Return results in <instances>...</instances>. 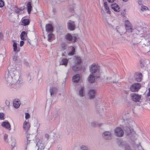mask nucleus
I'll return each mask as SVG.
<instances>
[{"mask_svg": "<svg viewBox=\"0 0 150 150\" xmlns=\"http://www.w3.org/2000/svg\"><path fill=\"white\" fill-rule=\"evenodd\" d=\"M111 78L110 77H108L107 78V80H110V79H111Z\"/></svg>", "mask_w": 150, "mask_h": 150, "instance_id": "59", "label": "nucleus"}, {"mask_svg": "<svg viewBox=\"0 0 150 150\" xmlns=\"http://www.w3.org/2000/svg\"><path fill=\"white\" fill-rule=\"evenodd\" d=\"M103 6L105 10L107 11V13L110 14L111 12L109 9V8L108 6L107 2L105 1L104 2Z\"/></svg>", "mask_w": 150, "mask_h": 150, "instance_id": "30", "label": "nucleus"}, {"mask_svg": "<svg viewBox=\"0 0 150 150\" xmlns=\"http://www.w3.org/2000/svg\"><path fill=\"white\" fill-rule=\"evenodd\" d=\"M30 22V21L29 19H23L22 21V24L26 26L28 25Z\"/></svg>", "mask_w": 150, "mask_h": 150, "instance_id": "33", "label": "nucleus"}, {"mask_svg": "<svg viewBox=\"0 0 150 150\" xmlns=\"http://www.w3.org/2000/svg\"><path fill=\"white\" fill-rule=\"evenodd\" d=\"M65 39L69 42L72 41V42L75 43L77 39L76 37L75 36H72L71 34L69 33H67L64 37Z\"/></svg>", "mask_w": 150, "mask_h": 150, "instance_id": "5", "label": "nucleus"}, {"mask_svg": "<svg viewBox=\"0 0 150 150\" xmlns=\"http://www.w3.org/2000/svg\"><path fill=\"white\" fill-rule=\"evenodd\" d=\"M81 62V59L80 57H76V58L75 63L80 65Z\"/></svg>", "mask_w": 150, "mask_h": 150, "instance_id": "34", "label": "nucleus"}, {"mask_svg": "<svg viewBox=\"0 0 150 150\" xmlns=\"http://www.w3.org/2000/svg\"><path fill=\"white\" fill-rule=\"evenodd\" d=\"M14 10L15 12L17 14L20 13L23 10V9H21L18 8L17 7H15L14 8Z\"/></svg>", "mask_w": 150, "mask_h": 150, "instance_id": "37", "label": "nucleus"}, {"mask_svg": "<svg viewBox=\"0 0 150 150\" xmlns=\"http://www.w3.org/2000/svg\"><path fill=\"white\" fill-rule=\"evenodd\" d=\"M1 125L2 126L7 129L9 131L11 130L10 125L8 122H3L1 124Z\"/></svg>", "mask_w": 150, "mask_h": 150, "instance_id": "16", "label": "nucleus"}, {"mask_svg": "<svg viewBox=\"0 0 150 150\" xmlns=\"http://www.w3.org/2000/svg\"><path fill=\"white\" fill-rule=\"evenodd\" d=\"M123 128L127 135L130 136L134 133V130L130 126H124L123 127Z\"/></svg>", "mask_w": 150, "mask_h": 150, "instance_id": "9", "label": "nucleus"}, {"mask_svg": "<svg viewBox=\"0 0 150 150\" xmlns=\"http://www.w3.org/2000/svg\"><path fill=\"white\" fill-rule=\"evenodd\" d=\"M13 59L14 61L15 62H16V61H18L20 64H21V60L19 59L18 58L17 55L16 54H15L13 56Z\"/></svg>", "mask_w": 150, "mask_h": 150, "instance_id": "35", "label": "nucleus"}, {"mask_svg": "<svg viewBox=\"0 0 150 150\" xmlns=\"http://www.w3.org/2000/svg\"><path fill=\"white\" fill-rule=\"evenodd\" d=\"M101 124H98L96 122H93L91 123V125L93 127H96L98 126H100Z\"/></svg>", "mask_w": 150, "mask_h": 150, "instance_id": "38", "label": "nucleus"}, {"mask_svg": "<svg viewBox=\"0 0 150 150\" xmlns=\"http://www.w3.org/2000/svg\"><path fill=\"white\" fill-rule=\"evenodd\" d=\"M48 41L49 42H51L52 40L54 39L55 36L54 34L52 33H50L48 34Z\"/></svg>", "mask_w": 150, "mask_h": 150, "instance_id": "25", "label": "nucleus"}, {"mask_svg": "<svg viewBox=\"0 0 150 150\" xmlns=\"http://www.w3.org/2000/svg\"><path fill=\"white\" fill-rule=\"evenodd\" d=\"M134 78L136 81L140 82L142 80L143 75L141 73L137 72L135 74Z\"/></svg>", "mask_w": 150, "mask_h": 150, "instance_id": "11", "label": "nucleus"}, {"mask_svg": "<svg viewBox=\"0 0 150 150\" xmlns=\"http://www.w3.org/2000/svg\"><path fill=\"white\" fill-rule=\"evenodd\" d=\"M21 102L18 99H15L13 101V105L14 108H18L20 106Z\"/></svg>", "mask_w": 150, "mask_h": 150, "instance_id": "21", "label": "nucleus"}, {"mask_svg": "<svg viewBox=\"0 0 150 150\" xmlns=\"http://www.w3.org/2000/svg\"><path fill=\"white\" fill-rule=\"evenodd\" d=\"M4 5V1L2 0H0V7H3Z\"/></svg>", "mask_w": 150, "mask_h": 150, "instance_id": "49", "label": "nucleus"}, {"mask_svg": "<svg viewBox=\"0 0 150 150\" xmlns=\"http://www.w3.org/2000/svg\"><path fill=\"white\" fill-rule=\"evenodd\" d=\"M30 114L28 113H25V118L26 119L30 118Z\"/></svg>", "mask_w": 150, "mask_h": 150, "instance_id": "48", "label": "nucleus"}, {"mask_svg": "<svg viewBox=\"0 0 150 150\" xmlns=\"http://www.w3.org/2000/svg\"><path fill=\"white\" fill-rule=\"evenodd\" d=\"M61 46L62 49L63 50H65L67 48V44L64 42H62L61 45Z\"/></svg>", "mask_w": 150, "mask_h": 150, "instance_id": "36", "label": "nucleus"}, {"mask_svg": "<svg viewBox=\"0 0 150 150\" xmlns=\"http://www.w3.org/2000/svg\"><path fill=\"white\" fill-rule=\"evenodd\" d=\"M84 88L83 87H81L79 91V95L81 97H83L84 96Z\"/></svg>", "mask_w": 150, "mask_h": 150, "instance_id": "26", "label": "nucleus"}, {"mask_svg": "<svg viewBox=\"0 0 150 150\" xmlns=\"http://www.w3.org/2000/svg\"><path fill=\"white\" fill-rule=\"evenodd\" d=\"M147 96L148 97H149L150 96V92H149V91L147 93Z\"/></svg>", "mask_w": 150, "mask_h": 150, "instance_id": "58", "label": "nucleus"}, {"mask_svg": "<svg viewBox=\"0 0 150 150\" xmlns=\"http://www.w3.org/2000/svg\"><path fill=\"white\" fill-rule=\"evenodd\" d=\"M16 143L15 139L14 138H11L10 141L9 142V145L11 146L12 149H13L16 146Z\"/></svg>", "mask_w": 150, "mask_h": 150, "instance_id": "17", "label": "nucleus"}, {"mask_svg": "<svg viewBox=\"0 0 150 150\" xmlns=\"http://www.w3.org/2000/svg\"><path fill=\"white\" fill-rule=\"evenodd\" d=\"M68 60L67 59L64 58L61 60V62H60V65L66 66L68 64Z\"/></svg>", "mask_w": 150, "mask_h": 150, "instance_id": "27", "label": "nucleus"}, {"mask_svg": "<svg viewBox=\"0 0 150 150\" xmlns=\"http://www.w3.org/2000/svg\"><path fill=\"white\" fill-rule=\"evenodd\" d=\"M59 116V114L58 113H56L54 115V117L56 119L58 118Z\"/></svg>", "mask_w": 150, "mask_h": 150, "instance_id": "51", "label": "nucleus"}, {"mask_svg": "<svg viewBox=\"0 0 150 150\" xmlns=\"http://www.w3.org/2000/svg\"><path fill=\"white\" fill-rule=\"evenodd\" d=\"M73 9H72L71 10V11H73Z\"/></svg>", "mask_w": 150, "mask_h": 150, "instance_id": "64", "label": "nucleus"}, {"mask_svg": "<svg viewBox=\"0 0 150 150\" xmlns=\"http://www.w3.org/2000/svg\"><path fill=\"white\" fill-rule=\"evenodd\" d=\"M45 144V143L43 142L42 143H40V142H38L36 145L38 147V150L39 149H44L45 148V146L44 144Z\"/></svg>", "mask_w": 150, "mask_h": 150, "instance_id": "24", "label": "nucleus"}, {"mask_svg": "<svg viewBox=\"0 0 150 150\" xmlns=\"http://www.w3.org/2000/svg\"><path fill=\"white\" fill-rule=\"evenodd\" d=\"M141 85L139 83H134L132 84L130 87V90L132 92H137L140 89Z\"/></svg>", "mask_w": 150, "mask_h": 150, "instance_id": "6", "label": "nucleus"}, {"mask_svg": "<svg viewBox=\"0 0 150 150\" xmlns=\"http://www.w3.org/2000/svg\"><path fill=\"white\" fill-rule=\"evenodd\" d=\"M149 91L150 92V88H149Z\"/></svg>", "mask_w": 150, "mask_h": 150, "instance_id": "61", "label": "nucleus"}, {"mask_svg": "<svg viewBox=\"0 0 150 150\" xmlns=\"http://www.w3.org/2000/svg\"><path fill=\"white\" fill-rule=\"evenodd\" d=\"M111 7L112 9L116 12H118L120 11V7L118 5L115 3L112 4Z\"/></svg>", "mask_w": 150, "mask_h": 150, "instance_id": "18", "label": "nucleus"}, {"mask_svg": "<svg viewBox=\"0 0 150 150\" xmlns=\"http://www.w3.org/2000/svg\"><path fill=\"white\" fill-rule=\"evenodd\" d=\"M24 43V42L23 41H20V46H21V47L23 45Z\"/></svg>", "mask_w": 150, "mask_h": 150, "instance_id": "52", "label": "nucleus"}, {"mask_svg": "<svg viewBox=\"0 0 150 150\" xmlns=\"http://www.w3.org/2000/svg\"><path fill=\"white\" fill-rule=\"evenodd\" d=\"M125 28L127 31L129 33L134 31V30H136L132 28L131 25L125 26Z\"/></svg>", "mask_w": 150, "mask_h": 150, "instance_id": "28", "label": "nucleus"}, {"mask_svg": "<svg viewBox=\"0 0 150 150\" xmlns=\"http://www.w3.org/2000/svg\"><path fill=\"white\" fill-rule=\"evenodd\" d=\"M115 135L117 137H122L124 135V132L122 129L120 127L116 128L114 130Z\"/></svg>", "mask_w": 150, "mask_h": 150, "instance_id": "7", "label": "nucleus"}, {"mask_svg": "<svg viewBox=\"0 0 150 150\" xmlns=\"http://www.w3.org/2000/svg\"><path fill=\"white\" fill-rule=\"evenodd\" d=\"M8 135L7 134H5L4 136V140L6 142H8Z\"/></svg>", "mask_w": 150, "mask_h": 150, "instance_id": "46", "label": "nucleus"}, {"mask_svg": "<svg viewBox=\"0 0 150 150\" xmlns=\"http://www.w3.org/2000/svg\"><path fill=\"white\" fill-rule=\"evenodd\" d=\"M112 133L110 131H105L102 134L103 139L105 140H111L112 138Z\"/></svg>", "mask_w": 150, "mask_h": 150, "instance_id": "3", "label": "nucleus"}, {"mask_svg": "<svg viewBox=\"0 0 150 150\" xmlns=\"http://www.w3.org/2000/svg\"><path fill=\"white\" fill-rule=\"evenodd\" d=\"M126 13L125 10H123L121 13V15L124 17H126Z\"/></svg>", "mask_w": 150, "mask_h": 150, "instance_id": "41", "label": "nucleus"}, {"mask_svg": "<svg viewBox=\"0 0 150 150\" xmlns=\"http://www.w3.org/2000/svg\"><path fill=\"white\" fill-rule=\"evenodd\" d=\"M28 12V14L30 13L32 10V7L31 6V4L30 2H28L27 5Z\"/></svg>", "mask_w": 150, "mask_h": 150, "instance_id": "32", "label": "nucleus"}, {"mask_svg": "<svg viewBox=\"0 0 150 150\" xmlns=\"http://www.w3.org/2000/svg\"><path fill=\"white\" fill-rule=\"evenodd\" d=\"M116 31L120 33H122V30L120 26H117L116 27L115 29Z\"/></svg>", "mask_w": 150, "mask_h": 150, "instance_id": "39", "label": "nucleus"}, {"mask_svg": "<svg viewBox=\"0 0 150 150\" xmlns=\"http://www.w3.org/2000/svg\"><path fill=\"white\" fill-rule=\"evenodd\" d=\"M67 26L68 29L71 31L74 30L76 28L74 22L71 20H69L68 21Z\"/></svg>", "mask_w": 150, "mask_h": 150, "instance_id": "10", "label": "nucleus"}, {"mask_svg": "<svg viewBox=\"0 0 150 150\" xmlns=\"http://www.w3.org/2000/svg\"><path fill=\"white\" fill-rule=\"evenodd\" d=\"M141 10L143 11L146 10L148 9V8L145 6H141Z\"/></svg>", "mask_w": 150, "mask_h": 150, "instance_id": "43", "label": "nucleus"}, {"mask_svg": "<svg viewBox=\"0 0 150 150\" xmlns=\"http://www.w3.org/2000/svg\"><path fill=\"white\" fill-rule=\"evenodd\" d=\"M69 52L68 53L69 56H72L74 54L75 52V49L74 46H70L69 49Z\"/></svg>", "mask_w": 150, "mask_h": 150, "instance_id": "15", "label": "nucleus"}, {"mask_svg": "<svg viewBox=\"0 0 150 150\" xmlns=\"http://www.w3.org/2000/svg\"><path fill=\"white\" fill-rule=\"evenodd\" d=\"M80 65L75 63L72 66V69L74 71H77L79 70L81 68Z\"/></svg>", "mask_w": 150, "mask_h": 150, "instance_id": "22", "label": "nucleus"}, {"mask_svg": "<svg viewBox=\"0 0 150 150\" xmlns=\"http://www.w3.org/2000/svg\"><path fill=\"white\" fill-rule=\"evenodd\" d=\"M30 124L28 121H25L23 123V127L24 129L26 132H27L30 127Z\"/></svg>", "mask_w": 150, "mask_h": 150, "instance_id": "12", "label": "nucleus"}, {"mask_svg": "<svg viewBox=\"0 0 150 150\" xmlns=\"http://www.w3.org/2000/svg\"><path fill=\"white\" fill-rule=\"evenodd\" d=\"M4 114L2 112H0V120H3L4 119Z\"/></svg>", "mask_w": 150, "mask_h": 150, "instance_id": "42", "label": "nucleus"}, {"mask_svg": "<svg viewBox=\"0 0 150 150\" xmlns=\"http://www.w3.org/2000/svg\"><path fill=\"white\" fill-rule=\"evenodd\" d=\"M46 31L48 32H52L53 31V27L50 24H48L46 25Z\"/></svg>", "mask_w": 150, "mask_h": 150, "instance_id": "23", "label": "nucleus"}, {"mask_svg": "<svg viewBox=\"0 0 150 150\" xmlns=\"http://www.w3.org/2000/svg\"><path fill=\"white\" fill-rule=\"evenodd\" d=\"M110 3H113L114 2L115 0H107Z\"/></svg>", "mask_w": 150, "mask_h": 150, "instance_id": "54", "label": "nucleus"}, {"mask_svg": "<svg viewBox=\"0 0 150 150\" xmlns=\"http://www.w3.org/2000/svg\"><path fill=\"white\" fill-rule=\"evenodd\" d=\"M49 135L48 134H46L45 135V138H46V141H47L49 139Z\"/></svg>", "mask_w": 150, "mask_h": 150, "instance_id": "50", "label": "nucleus"}, {"mask_svg": "<svg viewBox=\"0 0 150 150\" xmlns=\"http://www.w3.org/2000/svg\"><path fill=\"white\" fill-rule=\"evenodd\" d=\"M147 54L150 56V50L147 52Z\"/></svg>", "mask_w": 150, "mask_h": 150, "instance_id": "56", "label": "nucleus"}, {"mask_svg": "<svg viewBox=\"0 0 150 150\" xmlns=\"http://www.w3.org/2000/svg\"><path fill=\"white\" fill-rule=\"evenodd\" d=\"M62 56H64V54H62Z\"/></svg>", "mask_w": 150, "mask_h": 150, "instance_id": "62", "label": "nucleus"}, {"mask_svg": "<svg viewBox=\"0 0 150 150\" xmlns=\"http://www.w3.org/2000/svg\"><path fill=\"white\" fill-rule=\"evenodd\" d=\"M124 2H126L128 0H122Z\"/></svg>", "mask_w": 150, "mask_h": 150, "instance_id": "60", "label": "nucleus"}, {"mask_svg": "<svg viewBox=\"0 0 150 150\" xmlns=\"http://www.w3.org/2000/svg\"><path fill=\"white\" fill-rule=\"evenodd\" d=\"M125 26H129L131 25V24L129 21L128 20H126L125 21Z\"/></svg>", "mask_w": 150, "mask_h": 150, "instance_id": "40", "label": "nucleus"}, {"mask_svg": "<svg viewBox=\"0 0 150 150\" xmlns=\"http://www.w3.org/2000/svg\"><path fill=\"white\" fill-rule=\"evenodd\" d=\"M109 82H112V81H108Z\"/></svg>", "mask_w": 150, "mask_h": 150, "instance_id": "63", "label": "nucleus"}, {"mask_svg": "<svg viewBox=\"0 0 150 150\" xmlns=\"http://www.w3.org/2000/svg\"><path fill=\"white\" fill-rule=\"evenodd\" d=\"M27 37V33L25 31L22 32L20 35V38L22 40H25Z\"/></svg>", "mask_w": 150, "mask_h": 150, "instance_id": "20", "label": "nucleus"}, {"mask_svg": "<svg viewBox=\"0 0 150 150\" xmlns=\"http://www.w3.org/2000/svg\"><path fill=\"white\" fill-rule=\"evenodd\" d=\"M57 89L56 88L52 87L50 89V92L51 95H53L56 93Z\"/></svg>", "mask_w": 150, "mask_h": 150, "instance_id": "29", "label": "nucleus"}, {"mask_svg": "<svg viewBox=\"0 0 150 150\" xmlns=\"http://www.w3.org/2000/svg\"><path fill=\"white\" fill-rule=\"evenodd\" d=\"M16 69L12 66H10L8 68V73L5 76V82L8 86L15 85L21 81L20 76Z\"/></svg>", "mask_w": 150, "mask_h": 150, "instance_id": "1", "label": "nucleus"}, {"mask_svg": "<svg viewBox=\"0 0 150 150\" xmlns=\"http://www.w3.org/2000/svg\"><path fill=\"white\" fill-rule=\"evenodd\" d=\"M89 70L91 74L97 73L99 72V67L97 64H93L89 67Z\"/></svg>", "mask_w": 150, "mask_h": 150, "instance_id": "4", "label": "nucleus"}, {"mask_svg": "<svg viewBox=\"0 0 150 150\" xmlns=\"http://www.w3.org/2000/svg\"><path fill=\"white\" fill-rule=\"evenodd\" d=\"M58 150H62V148L61 147H59L58 148Z\"/></svg>", "mask_w": 150, "mask_h": 150, "instance_id": "57", "label": "nucleus"}, {"mask_svg": "<svg viewBox=\"0 0 150 150\" xmlns=\"http://www.w3.org/2000/svg\"><path fill=\"white\" fill-rule=\"evenodd\" d=\"M137 40V38H135L132 40V42L134 44H138V43H139L141 41H138L137 42H135V41H136Z\"/></svg>", "mask_w": 150, "mask_h": 150, "instance_id": "44", "label": "nucleus"}, {"mask_svg": "<svg viewBox=\"0 0 150 150\" xmlns=\"http://www.w3.org/2000/svg\"><path fill=\"white\" fill-rule=\"evenodd\" d=\"M131 97L132 100L135 102H139L141 100V95L138 94H132L131 95Z\"/></svg>", "mask_w": 150, "mask_h": 150, "instance_id": "8", "label": "nucleus"}, {"mask_svg": "<svg viewBox=\"0 0 150 150\" xmlns=\"http://www.w3.org/2000/svg\"><path fill=\"white\" fill-rule=\"evenodd\" d=\"M23 64L27 66H28L29 65V63L26 60H24L23 61Z\"/></svg>", "mask_w": 150, "mask_h": 150, "instance_id": "45", "label": "nucleus"}, {"mask_svg": "<svg viewBox=\"0 0 150 150\" xmlns=\"http://www.w3.org/2000/svg\"><path fill=\"white\" fill-rule=\"evenodd\" d=\"M80 79V76L79 74H76L72 78V82L74 83H78Z\"/></svg>", "mask_w": 150, "mask_h": 150, "instance_id": "13", "label": "nucleus"}, {"mask_svg": "<svg viewBox=\"0 0 150 150\" xmlns=\"http://www.w3.org/2000/svg\"><path fill=\"white\" fill-rule=\"evenodd\" d=\"M81 150H88L87 148L84 145H82L81 146Z\"/></svg>", "mask_w": 150, "mask_h": 150, "instance_id": "47", "label": "nucleus"}, {"mask_svg": "<svg viewBox=\"0 0 150 150\" xmlns=\"http://www.w3.org/2000/svg\"><path fill=\"white\" fill-rule=\"evenodd\" d=\"M30 140H29V139H28V137H27V145H28V144H29L30 143Z\"/></svg>", "mask_w": 150, "mask_h": 150, "instance_id": "53", "label": "nucleus"}, {"mask_svg": "<svg viewBox=\"0 0 150 150\" xmlns=\"http://www.w3.org/2000/svg\"><path fill=\"white\" fill-rule=\"evenodd\" d=\"M118 144L120 146L124 147L125 150H135L133 146H131L129 144L125 142L120 141L118 142Z\"/></svg>", "mask_w": 150, "mask_h": 150, "instance_id": "2", "label": "nucleus"}, {"mask_svg": "<svg viewBox=\"0 0 150 150\" xmlns=\"http://www.w3.org/2000/svg\"><path fill=\"white\" fill-rule=\"evenodd\" d=\"M96 91L93 89L89 90L88 93V96L90 99H92L94 98L95 96Z\"/></svg>", "mask_w": 150, "mask_h": 150, "instance_id": "14", "label": "nucleus"}, {"mask_svg": "<svg viewBox=\"0 0 150 150\" xmlns=\"http://www.w3.org/2000/svg\"><path fill=\"white\" fill-rule=\"evenodd\" d=\"M13 51L15 53H17L19 51V49L17 48V44L16 42H14L13 43Z\"/></svg>", "mask_w": 150, "mask_h": 150, "instance_id": "31", "label": "nucleus"}, {"mask_svg": "<svg viewBox=\"0 0 150 150\" xmlns=\"http://www.w3.org/2000/svg\"><path fill=\"white\" fill-rule=\"evenodd\" d=\"M88 81L90 83H93L95 80V76L94 75L92 74H91L88 77Z\"/></svg>", "mask_w": 150, "mask_h": 150, "instance_id": "19", "label": "nucleus"}, {"mask_svg": "<svg viewBox=\"0 0 150 150\" xmlns=\"http://www.w3.org/2000/svg\"><path fill=\"white\" fill-rule=\"evenodd\" d=\"M6 103L7 105H9L10 103L8 101H6Z\"/></svg>", "mask_w": 150, "mask_h": 150, "instance_id": "55", "label": "nucleus"}]
</instances>
